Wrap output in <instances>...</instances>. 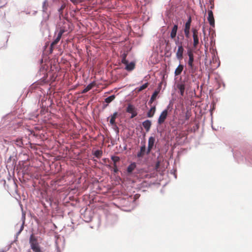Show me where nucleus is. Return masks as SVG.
Listing matches in <instances>:
<instances>
[{
  "label": "nucleus",
  "instance_id": "1",
  "mask_svg": "<svg viewBox=\"0 0 252 252\" xmlns=\"http://www.w3.org/2000/svg\"><path fill=\"white\" fill-rule=\"evenodd\" d=\"M188 55L189 56V61L188 62V64L189 66V72L194 74L197 70V67L195 66L194 63V56L193 53L191 50H189L188 51Z\"/></svg>",
  "mask_w": 252,
  "mask_h": 252
},
{
  "label": "nucleus",
  "instance_id": "2",
  "mask_svg": "<svg viewBox=\"0 0 252 252\" xmlns=\"http://www.w3.org/2000/svg\"><path fill=\"white\" fill-rule=\"evenodd\" d=\"M29 243L31 249L34 252H41V250L38 242L37 238L33 234L31 235Z\"/></svg>",
  "mask_w": 252,
  "mask_h": 252
},
{
  "label": "nucleus",
  "instance_id": "3",
  "mask_svg": "<svg viewBox=\"0 0 252 252\" xmlns=\"http://www.w3.org/2000/svg\"><path fill=\"white\" fill-rule=\"evenodd\" d=\"M191 32L192 33V38H193V47L194 48H196L197 45L199 44V33L198 32V30L195 28H192L191 29Z\"/></svg>",
  "mask_w": 252,
  "mask_h": 252
},
{
  "label": "nucleus",
  "instance_id": "4",
  "mask_svg": "<svg viewBox=\"0 0 252 252\" xmlns=\"http://www.w3.org/2000/svg\"><path fill=\"white\" fill-rule=\"evenodd\" d=\"M168 115V109H166L163 110L161 113L160 114L158 119V124L159 125H161L163 124L165 120H166Z\"/></svg>",
  "mask_w": 252,
  "mask_h": 252
},
{
  "label": "nucleus",
  "instance_id": "5",
  "mask_svg": "<svg viewBox=\"0 0 252 252\" xmlns=\"http://www.w3.org/2000/svg\"><path fill=\"white\" fill-rule=\"evenodd\" d=\"M184 52V49L183 48V45H180L178 46L177 51L176 53V58L179 60L181 61L183 58V53Z\"/></svg>",
  "mask_w": 252,
  "mask_h": 252
},
{
  "label": "nucleus",
  "instance_id": "6",
  "mask_svg": "<svg viewBox=\"0 0 252 252\" xmlns=\"http://www.w3.org/2000/svg\"><path fill=\"white\" fill-rule=\"evenodd\" d=\"M126 112L131 114L130 118H133L137 116V113L136 111L135 108L131 104H129L126 108Z\"/></svg>",
  "mask_w": 252,
  "mask_h": 252
},
{
  "label": "nucleus",
  "instance_id": "7",
  "mask_svg": "<svg viewBox=\"0 0 252 252\" xmlns=\"http://www.w3.org/2000/svg\"><path fill=\"white\" fill-rule=\"evenodd\" d=\"M111 159L113 161V171L115 173H116L118 172V168L117 165V162L120 161V158L119 157L117 156H112Z\"/></svg>",
  "mask_w": 252,
  "mask_h": 252
},
{
  "label": "nucleus",
  "instance_id": "8",
  "mask_svg": "<svg viewBox=\"0 0 252 252\" xmlns=\"http://www.w3.org/2000/svg\"><path fill=\"white\" fill-rule=\"evenodd\" d=\"M155 142V137L153 136H151L149 137L148 140V149L147 151V154H148L150 153L151 150L152 149L154 143Z\"/></svg>",
  "mask_w": 252,
  "mask_h": 252
},
{
  "label": "nucleus",
  "instance_id": "9",
  "mask_svg": "<svg viewBox=\"0 0 252 252\" xmlns=\"http://www.w3.org/2000/svg\"><path fill=\"white\" fill-rule=\"evenodd\" d=\"M208 20L210 25L213 27H215V19L213 16V13L212 10L208 11Z\"/></svg>",
  "mask_w": 252,
  "mask_h": 252
},
{
  "label": "nucleus",
  "instance_id": "10",
  "mask_svg": "<svg viewBox=\"0 0 252 252\" xmlns=\"http://www.w3.org/2000/svg\"><path fill=\"white\" fill-rule=\"evenodd\" d=\"M177 88L180 91V93L181 96H183L185 90V85L184 83H180L177 84Z\"/></svg>",
  "mask_w": 252,
  "mask_h": 252
},
{
  "label": "nucleus",
  "instance_id": "11",
  "mask_svg": "<svg viewBox=\"0 0 252 252\" xmlns=\"http://www.w3.org/2000/svg\"><path fill=\"white\" fill-rule=\"evenodd\" d=\"M142 125L146 131L148 132L150 130L152 125L151 121L149 120H147L142 123Z\"/></svg>",
  "mask_w": 252,
  "mask_h": 252
},
{
  "label": "nucleus",
  "instance_id": "12",
  "mask_svg": "<svg viewBox=\"0 0 252 252\" xmlns=\"http://www.w3.org/2000/svg\"><path fill=\"white\" fill-rule=\"evenodd\" d=\"M62 36L58 34L57 37L55 39V40L52 42L50 45V51L51 52H52L55 46L61 40Z\"/></svg>",
  "mask_w": 252,
  "mask_h": 252
},
{
  "label": "nucleus",
  "instance_id": "13",
  "mask_svg": "<svg viewBox=\"0 0 252 252\" xmlns=\"http://www.w3.org/2000/svg\"><path fill=\"white\" fill-rule=\"evenodd\" d=\"M177 30H178V25H174L172 29L171 32H170V37L172 39H174L176 37Z\"/></svg>",
  "mask_w": 252,
  "mask_h": 252
},
{
  "label": "nucleus",
  "instance_id": "14",
  "mask_svg": "<svg viewBox=\"0 0 252 252\" xmlns=\"http://www.w3.org/2000/svg\"><path fill=\"white\" fill-rule=\"evenodd\" d=\"M49 7V3L48 0H44L42 3V11L47 13Z\"/></svg>",
  "mask_w": 252,
  "mask_h": 252
},
{
  "label": "nucleus",
  "instance_id": "15",
  "mask_svg": "<svg viewBox=\"0 0 252 252\" xmlns=\"http://www.w3.org/2000/svg\"><path fill=\"white\" fill-rule=\"evenodd\" d=\"M95 85V83L94 82H93L90 84H89L82 91V94H85L91 90L94 86Z\"/></svg>",
  "mask_w": 252,
  "mask_h": 252
},
{
  "label": "nucleus",
  "instance_id": "16",
  "mask_svg": "<svg viewBox=\"0 0 252 252\" xmlns=\"http://www.w3.org/2000/svg\"><path fill=\"white\" fill-rule=\"evenodd\" d=\"M191 21V17L189 16L188 18V21L184 25V30H190Z\"/></svg>",
  "mask_w": 252,
  "mask_h": 252
},
{
  "label": "nucleus",
  "instance_id": "17",
  "mask_svg": "<svg viewBox=\"0 0 252 252\" xmlns=\"http://www.w3.org/2000/svg\"><path fill=\"white\" fill-rule=\"evenodd\" d=\"M184 69V66L182 64H179L175 69L174 74L175 76H178L181 74Z\"/></svg>",
  "mask_w": 252,
  "mask_h": 252
},
{
  "label": "nucleus",
  "instance_id": "18",
  "mask_svg": "<svg viewBox=\"0 0 252 252\" xmlns=\"http://www.w3.org/2000/svg\"><path fill=\"white\" fill-rule=\"evenodd\" d=\"M118 114L117 112H115L111 116V118L110 120V123L112 126L116 125L115 120L118 116Z\"/></svg>",
  "mask_w": 252,
  "mask_h": 252
},
{
  "label": "nucleus",
  "instance_id": "19",
  "mask_svg": "<svg viewBox=\"0 0 252 252\" xmlns=\"http://www.w3.org/2000/svg\"><path fill=\"white\" fill-rule=\"evenodd\" d=\"M136 164L135 162L131 163L127 168V172L128 174H130L136 168Z\"/></svg>",
  "mask_w": 252,
  "mask_h": 252
},
{
  "label": "nucleus",
  "instance_id": "20",
  "mask_svg": "<svg viewBox=\"0 0 252 252\" xmlns=\"http://www.w3.org/2000/svg\"><path fill=\"white\" fill-rule=\"evenodd\" d=\"M126 65L125 69L129 71L133 70L135 68V63L133 62H131L129 63H128Z\"/></svg>",
  "mask_w": 252,
  "mask_h": 252
},
{
  "label": "nucleus",
  "instance_id": "21",
  "mask_svg": "<svg viewBox=\"0 0 252 252\" xmlns=\"http://www.w3.org/2000/svg\"><path fill=\"white\" fill-rule=\"evenodd\" d=\"M156 112V107H152L147 113V117L149 118L153 117Z\"/></svg>",
  "mask_w": 252,
  "mask_h": 252
},
{
  "label": "nucleus",
  "instance_id": "22",
  "mask_svg": "<svg viewBox=\"0 0 252 252\" xmlns=\"http://www.w3.org/2000/svg\"><path fill=\"white\" fill-rule=\"evenodd\" d=\"M182 38L180 39L179 36H178L176 38H175V42L176 45L179 46L180 45H183L182 40L184 39V36L183 35L181 36Z\"/></svg>",
  "mask_w": 252,
  "mask_h": 252
},
{
  "label": "nucleus",
  "instance_id": "23",
  "mask_svg": "<svg viewBox=\"0 0 252 252\" xmlns=\"http://www.w3.org/2000/svg\"><path fill=\"white\" fill-rule=\"evenodd\" d=\"M158 91H155L153 94H152L151 97V99L150 100V101H149V103H152L156 99L158 94Z\"/></svg>",
  "mask_w": 252,
  "mask_h": 252
},
{
  "label": "nucleus",
  "instance_id": "24",
  "mask_svg": "<svg viewBox=\"0 0 252 252\" xmlns=\"http://www.w3.org/2000/svg\"><path fill=\"white\" fill-rule=\"evenodd\" d=\"M115 98V96L114 95H112L105 99V102L107 103H109L112 102Z\"/></svg>",
  "mask_w": 252,
  "mask_h": 252
},
{
  "label": "nucleus",
  "instance_id": "25",
  "mask_svg": "<svg viewBox=\"0 0 252 252\" xmlns=\"http://www.w3.org/2000/svg\"><path fill=\"white\" fill-rule=\"evenodd\" d=\"M148 85H149V83H146L144 84H143L142 86L140 87L139 88H137V90L138 92H141L142 90H143L145 89L146 88H147L148 87Z\"/></svg>",
  "mask_w": 252,
  "mask_h": 252
},
{
  "label": "nucleus",
  "instance_id": "26",
  "mask_svg": "<svg viewBox=\"0 0 252 252\" xmlns=\"http://www.w3.org/2000/svg\"><path fill=\"white\" fill-rule=\"evenodd\" d=\"M102 155V152L101 150H96L94 153V155L97 158H100Z\"/></svg>",
  "mask_w": 252,
  "mask_h": 252
},
{
  "label": "nucleus",
  "instance_id": "27",
  "mask_svg": "<svg viewBox=\"0 0 252 252\" xmlns=\"http://www.w3.org/2000/svg\"><path fill=\"white\" fill-rule=\"evenodd\" d=\"M185 37L189 38L190 37V30H184Z\"/></svg>",
  "mask_w": 252,
  "mask_h": 252
},
{
  "label": "nucleus",
  "instance_id": "28",
  "mask_svg": "<svg viewBox=\"0 0 252 252\" xmlns=\"http://www.w3.org/2000/svg\"><path fill=\"white\" fill-rule=\"evenodd\" d=\"M65 7V4H63L62 5L61 7L59 9L58 11L60 13V16L63 15V10L64 9Z\"/></svg>",
  "mask_w": 252,
  "mask_h": 252
},
{
  "label": "nucleus",
  "instance_id": "29",
  "mask_svg": "<svg viewBox=\"0 0 252 252\" xmlns=\"http://www.w3.org/2000/svg\"><path fill=\"white\" fill-rule=\"evenodd\" d=\"M126 54H124L122 60V63L125 64V65L127 64V63H128V61L126 60Z\"/></svg>",
  "mask_w": 252,
  "mask_h": 252
},
{
  "label": "nucleus",
  "instance_id": "30",
  "mask_svg": "<svg viewBox=\"0 0 252 252\" xmlns=\"http://www.w3.org/2000/svg\"><path fill=\"white\" fill-rule=\"evenodd\" d=\"M66 32L65 30L63 28H61L58 32V34L62 36L63 34Z\"/></svg>",
  "mask_w": 252,
  "mask_h": 252
},
{
  "label": "nucleus",
  "instance_id": "31",
  "mask_svg": "<svg viewBox=\"0 0 252 252\" xmlns=\"http://www.w3.org/2000/svg\"><path fill=\"white\" fill-rule=\"evenodd\" d=\"M145 151H146V147H145V146L144 145L141 147L140 152H141V153H143L145 155Z\"/></svg>",
  "mask_w": 252,
  "mask_h": 252
},
{
  "label": "nucleus",
  "instance_id": "32",
  "mask_svg": "<svg viewBox=\"0 0 252 252\" xmlns=\"http://www.w3.org/2000/svg\"><path fill=\"white\" fill-rule=\"evenodd\" d=\"M190 116V113H189L188 111L186 113L185 115V118L186 120H188L189 119V117Z\"/></svg>",
  "mask_w": 252,
  "mask_h": 252
},
{
  "label": "nucleus",
  "instance_id": "33",
  "mask_svg": "<svg viewBox=\"0 0 252 252\" xmlns=\"http://www.w3.org/2000/svg\"><path fill=\"white\" fill-rule=\"evenodd\" d=\"M159 166H160V161H158L157 162L156 164V169L157 170H158V168L159 167Z\"/></svg>",
  "mask_w": 252,
  "mask_h": 252
},
{
  "label": "nucleus",
  "instance_id": "34",
  "mask_svg": "<svg viewBox=\"0 0 252 252\" xmlns=\"http://www.w3.org/2000/svg\"><path fill=\"white\" fill-rule=\"evenodd\" d=\"M144 155V154L143 153H141V152H139L137 154V157L139 158L142 157Z\"/></svg>",
  "mask_w": 252,
  "mask_h": 252
},
{
  "label": "nucleus",
  "instance_id": "35",
  "mask_svg": "<svg viewBox=\"0 0 252 252\" xmlns=\"http://www.w3.org/2000/svg\"><path fill=\"white\" fill-rule=\"evenodd\" d=\"M24 222H23L22 225H21L20 229L19 231L18 232V234H20L21 232V231L23 230V228H24Z\"/></svg>",
  "mask_w": 252,
  "mask_h": 252
}]
</instances>
